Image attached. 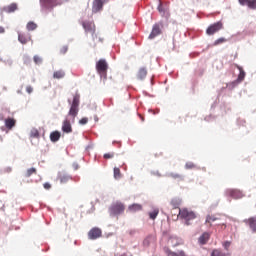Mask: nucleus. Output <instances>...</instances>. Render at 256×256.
I'll return each mask as SVG.
<instances>
[{
    "mask_svg": "<svg viewBox=\"0 0 256 256\" xmlns=\"http://www.w3.org/2000/svg\"><path fill=\"white\" fill-rule=\"evenodd\" d=\"M108 69H109V65L107 64V61H105V59H100L96 63V71L100 75V77H103V79H107Z\"/></svg>",
    "mask_w": 256,
    "mask_h": 256,
    "instance_id": "obj_4",
    "label": "nucleus"
},
{
    "mask_svg": "<svg viewBox=\"0 0 256 256\" xmlns=\"http://www.w3.org/2000/svg\"><path fill=\"white\" fill-rule=\"evenodd\" d=\"M215 221H219V218H217L216 216L213 215H208L206 217V223H209L211 225V223H215Z\"/></svg>",
    "mask_w": 256,
    "mask_h": 256,
    "instance_id": "obj_31",
    "label": "nucleus"
},
{
    "mask_svg": "<svg viewBox=\"0 0 256 256\" xmlns=\"http://www.w3.org/2000/svg\"><path fill=\"white\" fill-rule=\"evenodd\" d=\"M4 125L8 131H11L15 125H17V120L15 118L8 117L4 119Z\"/></svg>",
    "mask_w": 256,
    "mask_h": 256,
    "instance_id": "obj_11",
    "label": "nucleus"
},
{
    "mask_svg": "<svg viewBox=\"0 0 256 256\" xmlns=\"http://www.w3.org/2000/svg\"><path fill=\"white\" fill-rule=\"evenodd\" d=\"M26 91H27L29 94L33 93V87L27 86V87H26Z\"/></svg>",
    "mask_w": 256,
    "mask_h": 256,
    "instance_id": "obj_44",
    "label": "nucleus"
},
{
    "mask_svg": "<svg viewBox=\"0 0 256 256\" xmlns=\"http://www.w3.org/2000/svg\"><path fill=\"white\" fill-rule=\"evenodd\" d=\"M60 139H61V132L53 131L50 134V141H52V143H57V141H59Z\"/></svg>",
    "mask_w": 256,
    "mask_h": 256,
    "instance_id": "obj_18",
    "label": "nucleus"
},
{
    "mask_svg": "<svg viewBox=\"0 0 256 256\" xmlns=\"http://www.w3.org/2000/svg\"><path fill=\"white\" fill-rule=\"evenodd\" d=\"M69 50V48L67 46H63L61 49H60V53L62 55H65V53H67V51Z\"/></svg>",
    "mask_w": 256,
    "mask_h": 256,
    "instance_id": "obj_42",
    "label": "nucleus"
},
{
    "mask_svg": "<svg viewBox=\"0 0 256 256\" xmlns=\"http://www.w3.org/2000/svg\"><path fill=\"white\" fill-rule=\"evenodd\" d=\"M81 96L79 94H75L73 96V101L71 103V100H68V103H70V110L68 112L69 117H72V121H75V117L79 115V103H80Z\"/></svg>",
    "mask_w": 256,
    "mask_h": 256,
    "instance_id": "obj_1",
    "label": "nucleus"
},
{
    "mask_svg": "<svg viewBox=\"0 0 256 256\" xmlns=\"http://www.w3.org/2000/svg\"><path fill=\"white\" fill-rule=\"evenodd\" d=\"M43 187H44V189H46L47 191H49V189H51V184H50L49 182H45V183L43 184Z\"/></svg>",
    "mask_w": 256,
    "mask_h": 256,
    "instance_id": "obj_43",
    "label": "nucleus"
},
{
    "mask_svg": "<svg viewBox=\"0 0 256 256\" xmlns=\"http://www.w3.org/2000/svg\"><path fill=\"white\" fill-rule=\"evenodd\" d=\"M103 231L100 228L94 227L88 232V238L91 241H95V239H99L102 237Z\"/></svg>",
    "mask_w": 256,
    "mask_h": 256,
    "instance_id": "obj_8",
    "label": "nucleus"
},
{
    "mask_svg": "<svg viewBox=\"0 0 256 256\" xmlns=\"http://www.w3.org/2000/svg\"><path fill=\"white\" fill-rule=\"evenodd\" d=\"M18 41H20L22 45H27V43L31 41V34H19Z\"/></svg>",
    "mask_w": 256,
    "mask_h": 256,
    "instance_id": "obj_16",
    "label": "nucleus"
},
{
    "mask_svg": "<svg viewBox=\"0 0 256 256\" xmlns=\"http://www.w3.org/2000/svg\"><path fill=\"white\" fill-rule=\"evenodd\" d=\"M30 137H32L33 139H39L40 135H39V130L37 129H32L30 131Z\"/></svg>",
    "mask_w": 256,
    "mask_h": 256,
    "instance_id": "obj_32",
    "label": "nucleus"
},
{
    "mask_svg": "<svg viewBox=\"0 0 256 256\" xmlns=\"http://www.w3.org/2000/svg\"><path fill=\"white\" fill-rule=\"evenodd\" d=\"M157 10L162 17H165V14L167 13V8H165L161 2L159 3Z\"/></svg>",
    "mask_w": 256,
    "mask_h": 256,
    "instance_id": "obj_25",
    "label": "nucleus"
},
{
    "mask_svg": "<svg viewBox=\"0 0 256 256\" xmlns=\"http://www.w3.org/2000/svg\"><path fill=\"white\" fill-rule=\"evenodd\" d=\"M63 77H65V71L63 70H58L53 73L54 79H63Z\"/></svg>",
    "mask_w": 256,
    "mask_h": 256,
    "instance_id": "obj_23",
    "label": "nucleus"
},
{
    "mask_svg": "<svg viewBox=\"0 0 256 256\" xmlns=\"http://www.w3.org/2000/svg\"><path fill=\"white\" fill-rule=\"evenodd\" d=\"M115 157L114 153H106L104 154V159H113Z\"/></svg>",
    "mask_w": 256,
    "mask_h": 256,
    "instance_id": "obj_40",
    "label": "nucleus"
},
{
    "mask_svg": "<svg viewBox=\"0 0 256 256\" xmlns=\"http://www.w3.org/2000/svg\"><path fill=\"white\" fill-rule=\"evenodd\" d=\"M31 175H37V169L35 168H29L26 173H25V177L29 178L31 177Z\"/></svg>",
    "mask_w": 256,
    "mask_h": 256,
    "instance_id": "obj_28",
    "label": "nucleus"
},
{
    "mask_svg": "<svg viewBox=\"0 0 256 256\" xmlns=\"http://www.w3.org/2000/svg\"><path fill=\"white\" fill-rule=\"evenodd\" d=\"M209 233L204 232L198 239V242L200 243V245H206L207 241H209Z\"/></svg>",
    "mask_w": 256,
    "mask_h": 256,
    "instance_id": "obj_19",
    "label": "nucleus"
},
{
    "mask_svg": "<svg viewBox=\"0 0 256 256\" xmlns=\"http://www.w3.org/2000/svg\"><path fill=\"white\" fill-rule=\"evenodd\" d=\"M185 169H197V165H195L193 162H187L185 164Z\"/></svg>",
    "mask_w": 256,
    "mask_h": 256,
    "instance_id": "obj_34",
    "label": "nucleus"
},
{
    "mask_svg": "<svg viewBox=\"0 0 256 256\" xmlns=\"http://www.w3.org/2000/svg\"><path fill=\"white\" fill-rule=\"evenodd\" d=\"M88 122H89V119H88V118H82V119H80V121H79L80 125H87Z\"/></svg>",
    "mask_w": 256,
    "mask_h": 256,
    "instance_id": "obj_41",
    "label": "nucleus"
},
{
    "mask_svg": "<svg viewBox=\"0 0 256 256\" xmlns=\"http://www.w3.org/2000/svg\"><path fill=\"white\" fill-rule=\"evenodd\" d=\"M105 4V0H94L92 5V12L99 13L103 9V5Z\"/></svg>",
    "mask_w": 256,
    "mask_h": 256,
    "instance_id": "obj_10",
    "label": "nucleus"
},
{
    "mask_svg": "<svg viewBox=\"0 0 256 256\" xmlns=\"http://www.w3.org/2000/svg\"><path fill=\"white\" fill-rule=\"evenodd\" d=\"M59 3L57 0H40V6L43 11H53L54 7H57Z\"/></svg>",
    "mask_w": 256,
    "mask_h": 256,
    "instance_id": "obj_6",
    "label": "nucleus"
},
{
    "mask_svg": "<svg viewBox=\"0 0 256 256\" xmlns=\"http://www.w3.org/2000/svg\"><path fill=\"white\" fill-rule=\"evenodd\" d=\"M222 245L226 251H229V248L231 247V241H225Z\"/></svg>",
    "mask_w": 256,
    "mask_h": 256,
    "instance_id": "obj_38",
    "label": "nucleus"
},
{
    "mask_svg": "<svg viewBox=\"0 0 256 256\" xmlns=\"http://www.w3.org/2000/svg\"><path fill=\"white\" fill-rule=\"evenodd\" d=\"M58 180L60 181V183H62V185H65V183H69V181H71V176L60 173L58 175Z\"/></svg>",
    "mask_w": 256,
    "mask_h": 256,
    "instance_id": "obj_17",
    "label": "nucleus"
},
{
    "mask_svg": "<svg viewBox=\"0 0 256 256\" xmlns=\"http://www.w3.org/2000/svg\"><path fill=\"white\" fill-rule=\"evenodd\" d=\"M137 77L138 79H145L147 77V68H140Z\"/></svg>",
    "mask_w": 256,
    "mask_h": 256,
    "instance_id": "obj_22",
    "label": "nucleus"
},
{
    "mask_svg": "<svg viewBox=\"0 0 256 256\" xmlns=\"http://www.w3.org/2000/svg\"><path fill=\"white\" fill-rule=\"evenodd\" d=\"M171 205H172L175 209H177V207H179V205H181V201H179V200H172V201H171Z\"/></svg>",
    "mask_w": 256,
    "mask_h": 256,
    "instance_id": "obj_37",
    "label": "nucleus"
},
{
    "mask_svg": "<svg viewBox=\"0 0 256 256\" xmlns=\"http://www.w3.org/2000/svg\"><path fill=\"white\" fill-rule=\"evenodd\" d=\"M240 69V73L238 75V81H243V79H245V71H243L242 68H239Z\"/></svg>",
    "mask_w": 256,
    "mask_h": 256,
    "instance_id": "obj_35",
    "label": "nucleus"
},
{
    "mask_svg": "<svg viewBox=\"0 0 256 256\" xmlns=\"http://www.w3.org/2000/svg\"><path fill=\"white\" fill-rule=\"evenodd\" d=\"M169 177H171L172 179H176L177 181H185V177H183V175L178 174V173H170Z\"/></svg>",
    "mask_w": 256,
    "mask_h": 256,
    "instance_id": "obj_24",
    "label": "nucleus"
},
{
    "mask_svg": "<svg viewBox=\"0 0 256 256\" xmlns=\"http://www.w3.org/2000/svg\"><path fill=\"white\" fill-rule=\"evenodd\" d=\"M227 39L225 38H219L214 42V45H221V43H225Z\"/></svg>",
    "mask_w": 256,
    "mask_h": 256,
    "instance_id": "obj_39",
    "label": "nucleus"
},
{
    "mask_svg": "<svg viewBox=\"0 0 256 256\" xmlns=\"http://www.w3.org/2000/svg\"><path fill=\"white\" fill-rule=\"evenodd\" d=\"M148 215L152 220L157 219V215H159V208H155L152 212H149Z\"/></svg>",
    "mask_w": 256,
    "mask_h": 256,
    "instance_id": "obj_27",
    "label": "nucleus"
},
{
    "mask_svg": "<svg viewBox=\"0 0 256 256\" xmlns=\"http://www.w3.org/2000/svg\"><path fill=\"white\" fill-rule=\"evenodd\" d=\"M82 27L86 33H91L93 41L96 43H103V38L99 34L95 33V23L93 22H82Z\"/></svg>",
    "mask_w": 256,
    "mask_h": 256,
    "instance_id": "obj_2",
    "label": "nucleus"
},
{
    "mask_svg": "<svg viewBox=\"0 0 256 256\" xmlns=\"http://www.w3.org/2000/svg\"><path fill=\"white\" fill-rule=\"evenodd\" d=\"M159 35H161V26L159 24H154L149 39H155V37Z\"/></svg>",
    "mask_w": 256,
    "mask_h": 256,
    "instance_id": "obj_13",
    "label": "nucleus"
},
{
    "mask_svg": "<svg viewBox=\"0 0 256 256\" xmlns=\"http://www.w3.org/2000/svg\"><path fill=\"white\" fill-rule=\"evenodd\" d=\"M221 29H223V23L216 22L207 28L206 33L207 35H215V33L221 31Z\"/></svg>",
    "mask_w": 256,
    "mask_h": 256,
    "instance_id": "obj_7",
    "label": "nucleus"
},
{
    "mask_svg": "<svg viewBox=\"0 0 256 256\" xmlns=\"http://www.w3.org/2000/svg\"><path fill=\"white\" fill-rule=\"evenodd\" d=\"M211 256H231V253H224L219 249H214L211 253Z\"/></svg>",
    "mask_w": 256,
    "mask_h": 256,
    "instance_id": "obj_21",
    "label": "nucleus"
},
{
    "mask_svg": "<svg viewBox=\"0 0 256 256\" xmlns=\"http://www.w3.org/2000/svg\"><path fill=\"white\" fill-rule=\"evenodd\" d=\"M226 195L228 197H232V199H242L243 192H241L240 190H236V189H228L226 191Z\"/></svg>",
    "mask_w": 256,
    "mask_h": 256,
    "instance_id": "obj_9",
    "label": "nucleus"
},
{
    "mask_svg": "<svg viewBox=\"0 0 256 256\" xmlns=\"http://www.w3.org/2000/svg\"><path fill=\"white\" fill-rule=\"evenodd\" d=\"M23 59H24V63L31 61V58H29V56H24Z\"/></svg>",
    "mask_w": 256,
    "mask_h": 256,
    "instance_id": "obj_45",
    "label": "nucleus"
},
{
    "mask_svg": "<svg viewBox=\"0 0 256 256\" xmlns=\"http://www.w3.org/2000/svg\"><path fill=\"white\" fill-rule=\"evenodd\" d=\"M27 31H35L37 24L35 22H28L26 25Z\"/></svg>",
    "mask_w": 256,
    "mask_h": 256,
    "instance_id": "obj_30",
    "label": "nucleus"
},
{
    "mask_svg": "<svg viewBox=\"0 0 256 256\" xmlns=\"http://www.w3.org/2000/svg\"><path fill=\"white\" fill-rule=\"evenodd\" d=\"M5 33V28L3 26H0V34Z\"/></svg>",
    "mask_w": 256,
    "mask_h": 256,
    "instance_id": "obj_46",
    "label": "nucleus"
},
{
    "mask_svg": "<svg viewBox=\"0 0 256 256\" xmlns=\"http://www.w3.org/2000/svg\"><path fill=\"white\" fill-rule=\"evenodd\" d=\"M166 255L168 256H179V252H173L171 249H166Z\"/></svg>",
    "mask_w": 256,
    "mask_h": 256,
    "instance_id": "obj_36",
    "label": "nucleus"
},
{
    "mask_svg": "<svg viewBox=\"0 0 256 256\" xmlns=\"http://www.w3.org/2000/svg\"><path fill=\"white\" fill-rule=\"evenodd\" d=\"M33 61L36 65H41V63H43V58H41L39 55H35L33 57Z\"/></svg>",
    "mask_w": 256,
    "mask_h": 256,
    "instance_id": "obj_33",
    "label": "nucleus"
},
{
    "mask_svg": "<svg viewBox=\"0 0 256 256\" xmlns=\"http://www.w3.org/2000/svg\"><path fill=\"white\" fill-rule=\"evenodd\" d=\"M63 133H73V127L71 126V121L69 118H66L62 123Z\"/></svg>",
    "mask_w": 256,
    "mask_h": 256,
    "instance_id": "obj_12",
    "label": "nucleus"
},
{
    "mask_svg": "<svg viewBox=\"0 0 256 256\" xmlns=\"http://www.w3.org/2000/svg\"><path fill=\"white\" fill-rule=\"evenodd\" d=\"M143 206L141 204H132L128 207L130 213H137V211H141Z\"/></svg>",
    "mask_w": 256,
    "mask_h": 256,
    "instance_id": "obj_20",
    "label": "nucleus"
},
{
    "mask_svg": "<svg viewBox=\"0 0 256 256\" xmlns=\"http://www.w3.org/2000/svg\"><path fill=\"white\" fill-rule=\"evenodd\" d=\"M123 177V174H121V169L115 167L114 168V179L119 180Z\"/></svg>",
    "mask_w": 256,
    "mask_h": 256,
    "instance_id": "obj_29",
    "label": "nucleus"
},
{
    "mask_svg": "<svg viewBox=\"0 0 256 256\" xmlns=\"http://www.w3.org/2000/svg\"><path fill=\"white\" fill-rule=\"evenodd\" d=\"M248 222L249 227L252 229L253 233H256V218H250Z\"/></svg>",
    "mask_w": 256,
    "mask_h": 256,
    "instance_id": "obj_26",
    "label": "nucleus"
},
{
    "mask_svg": "<svg viewBox=\"0 0 256 256\" xmlns=\"http://www.w3.org/2000/svg\"><path fill=\"white\" fill-rule=\"evenodd\" d=\"M178 216L180 217V219H184L186 225H191V221L197 219V214L187 208L179 209Z\"/></svg>",
    "mask_w": 256,
    "mask_h": 256,
    "instance_id": "obj_3",
    "label": "nucleus"
},
{
    "mask_svg": "<svg viewBox=\"0 0 256 256\" xmlns=\"http://www.w3.org/2000/svg\"><path fill=\"white\" fill-rule=\"evenodd\" d=\"M110 215H121L125 211V205L121 202H115L109 208Z\"/></svg>",
    "mask_w": 256,
    "mask_h": 256,
    "instance_id": "obj_5",
    "label": "nucleus"
},
{
    "mask_svg": "<svg viewBox=\"0 0 256 256\" xmlns=\"http://www.w3.org/2000/svg\"><path fill=\"white\" fill-rule=\"evenodd\" d=\"M18 9L17 3H11L8 6H5L2 11H4V13H15Z\"/></svg>",
    "mask_w": 256,
    "mask_h": 256,
    "instance_id": "obj_15",
    "label": "nucleus"
},
{
    "mask_svg": "<svg viewBox=\"0 0 256 256\" xmlns=\"http://www.w3.org/2000/svg\"><path fill=\"white\" fill-rule=\"evenodd\" d=\"M240 5L245 6L247 5V7L249 9H256V0H238Z\"/></svg>",
    "mask_w": 256,
    "mask_h": 256,
    "instance_id": "obj_14",
    "label": "nucleus"
}]
</instances>
